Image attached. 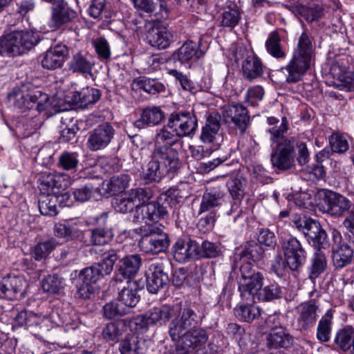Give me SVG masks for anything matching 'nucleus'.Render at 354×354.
<instances>
[{"label": "nucleus", "instance_id": "1", "mask_svg": "<svg viewBox=\"0 0 354 354\" xmlns=\"http://www.w3.org/2000/svg\"><path fill=\"white\" fill-rule=\"evenodd\" d=\"M198 129V118L193 111L171 113L167 124L156 134L150 160L143 169L147 183L159 182L167 174H174L180 166L177 146L180 138L193 137Z\"/></svg>", "mask_w": 354, "mask_h": 354}, {"label": "nucleus", "instance_id": "2", "mask_svg": "<svg viewBox=\"0 0 354 354\" xmlns=\"http://www.w3.org/2000/svg\"><path fill=\"white\" fill-rule=\"evenodd\" d=\"M268 127L266 132L272 148L270 160L274 167L281 170H288L295 165V149H297V161L303 166L310 160V151L305 142L295 136L286 138L285 134L289 129V122L286 117L279 119L274 116L266 118Z\"/></svg>", "mask_w": 354, "mask_h": 354}, {"label": "nucleus", "instance_id": "3", "mask_svg": "<svg viewBox=\"0 0 354 354\" xmlns=\"http://www.w3.org/2000/svg\"><path fill=\"white\" fill-rule=\"evenodd\" d=\"M313 55L312 41L308 34L304 32L299 38L290 60L281 71L287 73L286 82L289 84L301 81L310 67Z\"/></svg>", "mask_w": 354, "mask_h": 354}, {"label": "nucleus", "instance_id": "4", "mask_svg": "<svg viewBox=\"0 0 354 354\" xmlns=\"http://www.w3.org/2000/svg\"><path fill=\"white\" fill-rule=\"evenodd\" d=\"M39 40L37 32L30 30H15L0 37V55L15 57L26 53L32 48Z\"/></svg>", "mask_w": 354, "mask_h": 354}, {"label": "nucleus", "instance_id": "5", "mask_svg": "<svg viewBox=\"0 0 354 354\" xmlns=\"http://www.w3.org/2000/svg\"><path fill=\"white\" fill-rule=\"evenodd\" d=\"M51 105L48 95L30 84L24 85L15 94V106L21 111L35 108L39 113H48Z\"/></svg>", "mask_w": 354, "mask_h": 354}, {"label": "nucleus", "instance_id": "6", "mask_svg": "<svg viewBox=\"0 0 354 354\" xmlns=\"http://www.w3.org/2000/svg\"><path fill=\"white\" fill-rule=\"evenodd\" d=\"M317 207L324 213L340 218L353 206L351 201L346 196L330 190L322 189L317 193Z\"/></svg>", "mask_w": 354, "mask_h": 354}, {"label": "nucleus", "instance_id": "7", "mask_svg": "<svg viewBox=\"0 0 354 354\" xmlns=\"http://www.w3.org/2000/svg\"><path fill=\"white\" fill-rule=\"evenodd\" d=\"M331 236L333 264L335 270H342L354 260V250L351 246L352 242H348V238L343 239L341 232L336 229H333Z\"/></svg>", "mask_w": 354, "mask_h": 354}, {"label": "nucleus", "instance_id": "8", "mask_svg": "<svg viewBox=\"0 0 354 354\" xmlns=\"http://www.w3.org/2000/svg\"><path fill=\"white\" fill-rule=\"evenodd\" d=\"M281 250L290 270L298 271L304 266L307 259V252L296 237L290 236L283 239Z\"/></svg>", "mask_w": 354, "mask_h": 354}, {"label": "nucleus", "instance_id": "9", "mask_svg": "<svg viewBox=\"0 0 354 354\" xmlns=\"http://www.w3.org/2000/svg\"><path fill=\"white\" fill-rule=\"evenodd\" d=\"M151 196V192L149 189L142 187L131 189L115 198L113 202V206L118 212L133 213L138 203H147Z\"/></svg>", "mask_w": 354, "mask_h": 354}, {"label": "nucleus", "instance_id": "10", "mask_svg": "<svg viewBox=\"0 0 354 354\" xmlns=\"http://www.w3.org/2000/svg\"><path fill=\"white\" fill-rule=\"evenodd\" d=\"M201 323V319L190 307H185L179 315L171 322L169 335L172 341L178 340L180 334L196 328Z\"/></svg>", "mask_w": 354, "mask_h": 354}, {"label": "nucleus", "instance_id": "11", "mask_svg": "<svg viewBox=\"0 0 354 354\" xmlns=\"http://www.w3.org/2000/svg\"><path fill=\"white\" fill-rule=\"evenodd\" d=\"M169 243L170 239L167 233L162 230L153 229L141 235L138 247L145 253L156 254L166 251Z\"/></svg>", "mask_w": 354, "mask_h": 354}, {"label": "nucleus", "instance_id": "12", "mask_svg": "<svg viewBox=\"0 0 354 354\" xmlns=\"http://www.w3.org/2000/svg\"><path fill=\"white\" fill-rule=\"evenodd\" d=\"M167 264V260L154 261L150 264L146 272V288L150 293H157L168 283L169 276L165 271Z\"/></svg>", "mask_w": 354, "mask_h": 354}, {"label": "nucleus", "instance_id": "13", "mask_svg": "<svg viewBox=\"0 0 354 354\" xmlns=\"http://www.w3.org/2000/svg\"><path fill=\"white\" fill-rule=\"evenodd\" d=\"M26 287V281L22 276L9 274L0 281V299H21Z\"/></svg>", "mask_w": 354, "mask_h": 354}, {"label": "nucleus", "instance_id": "14", "mask_svg": "<svg viewBox=\"0 0 354 354\" xmlns=\"http://www.w3.org/2000/svg\"><path fill=\"white\" fill-rule=\"evenodd\" d=\"M168 215L167 208L159 202L138 203L133 212L134 223H145L165 218Z\"/></svg>", "mask_w": 354, "mask_h": 354}, {"label": "nucleus", "instance_id": "15", "mask_svg": "<svg viewBox=\"0 0 354 354\" xmlns=\"http://www.w3.org/2000/svg\"><path fill=\"white\" fill-rule=\"evenodd\" d=\"M225 123L233 124L241 135L245 133L250 124V116L247 108L241 103L229 105L223 113Z\"/></svg>", "mask_w": 354, "mask_h": 354}, {"label": "nucleus", "instance_id": "16", "mask_svg": "<svg viewBox=\"0 0 354 354\" xmlns=\"http://www.w3.org/2000/svg\"><path fill=\"white\" fill-rule=\"evenodd\" d=\"M77 17V12L67 1H64L51 6L48 26L53 30H59L73 22Z\"/></svg>", "mask_w": 354, "mask_h": 354}, {"label": "nucleus", "instance_id": "17", "mask_svg": "<svg viewBox=\"0 0 354 354\" xmlns=\"http://www.w3.org/2000/svg\"><path fill=\"white\" fill-rule=\"evenodd\" d=\"M178 340L174 341L179 343L180 350L199 351L205 348L209 336L207 331L201 327L180 334Z\"/></svg>", "mask_w": 354, "mask_h": 354}, {"label": "nucleus", "instance_id": "18", "mask_svg": "<svg viewBox=\"0 0 354 354\" xmlns=\"http://www.w3.org/2000/svg\"><path fill=\"white\" fill-rule=\"evenodd\" d=\"M115 129L109 122H104L98 125L89 133L87 140V147L92 151H97L105 149L113 140Z\"/></svg>", "mask_w": 354, "mask_h": 354}, {"label": "nucleus", "instance_id": "19", "mask_svg": "<svg viewBox=\"0 0 354 354\" xmlns=\"http://www.w3.org/2000/svg\"><path fill=\"white\" fill-rule=\"evenodd\" d=\"M142 263L139 254L126 255L120 259L117 265V270L113 279L115 282L131 280L138 272Z\"/></svg>", "mask_w": 354, "mask_h": 354}, {"label": "nucleus", "instance_id": "20", "mask_svg": "<svg viewBox=\"0 0 354 354\" xmlns=\"http://www.w3.org/2000/svg\"><path fill=\"white\" fill-rule=\"evenodd\" d=\"M107 213H102L96 218L97 227L89 229V242L92 245H104L111 242L114 236L111 227L106 225Z\"/></svg>", "mask_w": 354, "mask_h": 354}, {"label": "nucleus", "instance_id": "21", "mask_svg": "<svg viewBox=\"0 0 354 354\" xmlns=\"http://www.w3.org/2000/svg\"><path fill=\"white\" fill-rule=\"evenodd\" d=\"M198 243L190 239H178L173 245L171 254L179 263H187L197 259Z\"/></svg>", "mask_w": 354, "mask_h": 354}, {"label": "nucleus", "instance_id": "22", "mask_svg": "<svg viewBox=\"0 0 354 354\" xmlns=\"http://www.w3.org/2000/svg\"><path fill=\"white\" fill-rule=\"evenodd\" d=\"M147 40L151 46L165 50L174 41V35L173 31L165 26H155L149 30Z\"/></svg>", "mask_w": 354, "mask_h": 354}, {"label": "nucleus", "instance_id": "23", "mask_svg": "<svg viewBox=\"0 0 354 354\" xmlns=\"http://www.w3.org/2000/svg\"><path fill=\"white\" fill-rule=\"evenodd\" d=\"M68 55V49L66 45L57 44L46 52L41 60V66L48 70L62 68Z\"/></svg>", "mask_w": 354, "mask_h": 354}, {"label": "nucleus", "instance_id": "24", "mask_svg": "<svg viewBox=\"0 0 354 354\" xmlns=\"http://www.w3.org/2000/svg\"><path fill=\"white\" fill-rule=\"evenodd\" d=\"M204 55L205 52L201 49L200 44L187 40L174 53L173 56L181 64H186L196 62Z\"/></svg>", "mask_w": 354, "mask_h": 354}, {"label": "nucleus", "instance_id": "25", "mask_svg": "<svg viewBox=\"0 0 354 354\" xmlns=\"http://www.w3.org/2000/svg\"><path fill=\"white\" fill-rule=\"evenodd\" d=\"M38 183V187L43 196L53 194L56 193L55 189H64L68 185V181L64 179V176L47 172L40 175Z\"/></svg>", "mask_w": 354, "mask_h": 354}, {"label": "nucleus", "instance_id": "26", "mask_svg": "<svg viewBox=\"0 0 354 354\" xmlns=\"http://www.w3.org/2000/svg\"><path fill=\"white\" fill-rule=\"evenodd\" d=\"M317 309L318 306L315 299L302 303L298 307L297 324L301 330H308L315 325L317 318Z\"/></svg>", "mask_w": 354, "mask_h": 354}, {"label": "nucleus", "instance_id": "27", "mask_svg": "<svg viewBox=\"0 0 354 354\" xmlns=\"http://www.w3.org/2000/svg\"><path fill=\"white\" fill-rule=\"evenodd\" d=\"M264 68L263 64L257 55H248L242 62V76L245 80L252 82L263 76Z\"/></svg>", "mask_w": 354, "mask_h": 354}, {"label": "nucleus", "instance_id": "28", "mask_svg": "<svg viewBox=\"0 0 354 354\" xmlns=\"http://www.w3.org/2000/svg\"><path fill=\"white\" fill-rule=\"evenodd\" d=\"M263 274L259 272L239 283V290L243 299L254 300L263 286Z\"/></svg>", "mask_w": 354, "mask_h": 354}, {"label": "nucleus", "instance_id": "29", "mask_svg": "<svg viewBox=\"0 0 354 354\" xmlns=\"http://www.w3.org/2000/svg\"><path fill=\"white\" fill-rule=\"evenodd\" d=\"M227 334L239 342V346L245 352H253L257 347V342L245 333V329L236 323H230L226 328Z\"/></svg>", "mask_w": 354, "mask_h": 354}, {"label": "nucleus", "instance_id": "30", "mask_svg": "<svg viewBox=\"0 0 354 354\" xmlns=\"http://www.w3.org/2000/svg\"><path fill=\"white\" fill-rule=\"evenodd\" d=\"M225 193L218 187L206 189L202 197L198 214L215 211L214 209L221 206L224 201Z\"/></svg>", "mask_w": 354, "mask_h": 354}, {"label": "nucleus", "instance_id": "31", "mask_svg": "<svg viewBox=\"0 0 354 354\" xmlns=\"http://www.w3.org/2000/svg\"><path fill=\"white\" fill-rule=\"evenodd\" d=\"M164 118L165 113L159 106H149L142 110L140 118L135 121L134 126L140 129L156 126Z\"/></svg>", "mask_w": 354, "mask_h": 354}, {"label": "nucleus", "instance_id": "32", "mask_svg": "<svg viewBox=\"0 0 354 354\" xmlns=\"http://www.w3.org/2000/svg\"><path fill=\"white\" fill-rule=\"evenodd\" d=\"M328 268V259L322 250H316L310 259L307 267L308 279L313 283L324 274Z\"/></svg>", "mask_w": 354, "mask_h": 354}, {"label": "nucleus", "instance_id": "33", "mask_svg": "<svg viewBox=\"0 0 354 354\" xmlns=\"http://www.w3.org/2000/svg\"><path fill=\"white\" fill-rule=\"evenodd\" d=\"M140 290V286L136 281H127L126 285L118 293V299L126 307L133 308L140 300V296L138 294Z\"/></svg>", "mask_w": 354, "mask_h": 354}, {"label": "nucleus", "instance_id": "34", "mask_svg": "<svg viewBox=\"0 0 354 354\" xmlns=\"http://www.w3.org/2000/svg\"><path fill=\"white\" fill-rule=\"evenodd\" d=\"M294 342V338L281 327H272L267 337V345L270 348H288Z\"/></svg>", "mask_w": 354, "mask_h": 354}, {"label": "nucleus", "instance_id": "35", "mask_svg": "<svg viewBox=\"0 0 354 354\" xmlns=\"http://www.w3.org/2000/svg\"><path fill=\"white\" fill-rule=\"evenodd\" d=\"M71 102L82 108H87L89 105L96 103L101 97L99 89L92 87L83 88L80 91L72 93Z\"/></svg>", "mask_w": 354, "mask_h": 354}, {"label": "nucleus", "instance_id": "36", "mask_svg": "<svg viewBox=\"0 0 354 354\" xmlns=\"http://www.w3.org/2000/svg\"><path fill=\"white\" fill-rule=\"evenodd\" d=\"M221 117L217 112H212L207 116L205 126L202 128L200 136L204 143H212L221 128Z\"/></svg>", "mask_w": 354, "mask_h": 354}, {"label": "nucleus", "instance_id": "37", "mask_svg": "<svg viewBox=\"0 0 354 354\" xmlns=\"http://www.w3.org/2000/svg\"><path fill=\"white\" fill-rule=\"evenodd\" d=\"M348 57L346 55L337 56L332 62L329 72L333 78L346 84H350L353 79L348 72Z\"/></svg>", "mask_w": 354, "mask_h": 354}, {"label": "nucleus", "instance_id": "38", "mask_svg": "<svg viewBox=\"0 0 354 354\" xmlns=\"http://www.w3.org/2000/svg\"><path fill=\"white\" fill-rule=\"evenodd\" d=\"M149 322L153 325L163 326L176 315L177 310L170 305L155 306L147 311Z\"/></svg>", "mask_w": 354, "mask_h": 354}, {"label": "nucleus", "instance_id": "39", "mask_svg": "<svg viewBox=\"0 0 354 354\" xmlns=\"http://www.w3.org/2000/svg\"><path fill=\"white\" fill-rule=\"evenodd\" d=\"M131 87L132 90H142L151 95H156L165 91V86L155 79L139 77L133 80Z\"/></svg>", "mask_w": 354, "mask_h": 354}, {"label": "nucleus", "instance_id": "40", "mask_svg": "<svg viewBox=\"0 0 354 354\" xmlns=\"http://www.w3.org/2000/svg\"><path fill=\"white\" fill-rule=\"evenodd\" d=\"M221 12L219 26L224 28L233 30L242 19V11L236 3Z\"/></svg>", "mask_w": 354, "mask_h": 354}, {"label": "nucleus", "instance_id": "41", "mask_svg": "<svg viewBox=\"0 0 354 354\" xmlns=\"http://www.w3.org/2000/svg\"><path fill=\"white\" fill-rule=\"evenodd\" d=\"M335 345L343 351L351 350L354 353V327L345 326L336 333Z\"/></svg>", "mask_w": 354, "mask_h": 354}, {"label": "nucleus", "instance_id": "42", "mask_svg": "<svg viewBox=\"0 0 354 354\" xmlns=\"http://www.w3.org/2000/svg\"><path fill=\"white\" fill-rule=\"evenodd\" d=\"M53 230L55 236L64 239L66 241L77 239L82 234V231L75 223H71L67 221L55 223Z\"/></svg>", "mask_w": 354, "mask_h": 354}, {"label": "nucleus", "instance_id": "43", "mask_svg": "<svg viewBox=\"0 0 354 354\" xmlns=\"http://www.w3.org/2000/svg\"><path fill=\"white\" fill-rule=\"evenodd\" d=\"M305 237L316 250L325 249L328 245L327 234L319 223L313 224L311 229L306 232Z\"/></svg>", "mask_w": 354, "mask_h": 354}, {"label": "nucleus", "instance_id": "44", "mask_svg": "<svg viewBox=\"0 0 354 354\" xmlns=\"http://www.w3.org/2000/svg\"><path fill=\"white\" fill-rule=\"evenodd\" d=\"M94 63L90 61L81 53H77L72 56L68 63V69L73 73L82 75H91Z\"/></svg>", "mask_w": 354, "mask_h": 354}, {"label": "nucleus", "instance_id": "45", "mask_svg": "<svg viewBox=\"0 0 354 354\" xmlns=\"http://www.w3.org/2000/svg\"><path fill=\"white\" fill-rule=\"evenodd\" d=\"M282 297L281 286L276 281H270L268 284L263 286L255 299L259 301L270 302L279 299Z\"/></svg>", "mask_w": 354, "mask_h": 354}, {"label": "nucleus", "instance_id": "46", "mask_svg": "<svg viewBox=\"0 0 354 354\" xmlns=\"http://www.w3.org/2000/svg\"><path fill=\"white\" fill-rule=\"evenodd\" d=\"M149 316L147 311L142 315H139L131 318L122 319L124 326L128 327L130 330L135 333L142 334L146 333L152 324L149 322Z\"/></svg>", "mask_w": 354, "mask_h": 354}, {"label": "nucleus", "instance_id": "47", "mask_svg": "<svg viewBox=\"0 0 354 354\" xmlns=\"http://www.w3.org/2000/svg\"><path fill=\"white\" fill-rule=\"evenodd\" d=\"M264 254L263 248L255 241H247L240 253L238 254L241 260H252L258 261L263 259Z\"/></svg>", "mask_w": 354, "mask_h": 354}, {"label": "nucleus", "instance_id": "48", "mask_svg": "<svg viewBox=\"0 0 354 354\" xmlns=\"http://www.w3.org/2000/svg\"><path fill=\"white\" fill-rule=\"evenodd\" d=\"M131 177L127 174H120L112 176L106 183V189L108 194L115 195L123 192L129 187Z\"/></svg>", "mask_w": 354, "mask_h": 354}, {"label": "nucleus", "instance_id": "49", "mask_svg": "<svg viewBox=\"0 0 354 354\" xmlns=\"http://www.w3.org/2000/svg\"><path fill=\"white\" fill-rule=\"evenodd\" d=\"M295 12L308 22L318 21L324 14V8L322 5L312 4L305 6L299 4L295 6Z\"/></svg>", "mask_w": 354, "mask_h": 354}, {"label": "nucleus", "instance_id": "50", "mask_svg": "<svg viewBox=\"0 0 354 354\" xmlns=\"http://www.w3.org/2000/svg\"><path fill=\"white\" fill-rule=\"evenodd\" d=\"M234 313L240 321L251 322L261 315L259 308L254 304H240L237 305Z\"/></svg>", "mask_w": 354, "mask_h": 354}, {"label": "nucleus", "instance_id": "51", "mask_svg": "<svg viewBox=\"0 0 354 354\" xmlns=\"http://www.w3.org/2000/svg\"><path fill=\"white\" fill-rule=\"evenodd\" d=\"M268 53L276 59H283L286 54L281 45V37L277 31L271 32L265 44Z\"/></svg>", "mask_w": 354, "mask_h": 354}, {"label": "nucleus", "instance_id": "52", "mask_svg": "<svg viewBox=\"0 0 354 354\" xmlns=\"http://www.w3.org/2000/svg\"><path fill=\"white\" fill-rule=\"evenodd\" d=\"M56 193L42 196L39 200V209L44 216H54L58 214Z\"/></svg>", "mask_w": 354, "mask_h": 354}, {"label": "nucleus", "instance_id": "53", "mask_svg": "<svg viewBox=\"0 0 354 354\" xmlns=\"http://www.w3.org/2000/svg\"><path fill=\"white\" fill-rule=\"evenodd\" d=\"M57 246L54 239H50L36 244L32 249V255L36 261L46 259Z\"/></svg>", "mask_w": 354, "mask_h": 354}, {"label": "nucleus", "instance_id": "54", "mask_svg": "<svg viewBox=\"0 0 354 354\" xmlns=\"http://www.w3.org/2000/svg\"><path fill=\"white\" fill-rule=\"evenodd\" d=\"M141 349V342L136 335H127L119 345L121 354H140Z\"/></svg>", "mask_w": 354, "mask_h": 354}, {"label": "nucleus", "instance_id": "55", "mask_svg": "<svg viewBox=\"0 0 354 354\" xmlns=\"http://www.w3.org/2000/svg\"><path fill=\"white\" fill-rule=\"evenodd\" d=\"M167 73L172 76L184 91H188L192 93H196L201 90V88L192 82L185 74L177 69H169Z\"/></svg>", "mask_w": 354, "mask_h": 354}, {"label": "nucleus", "instance_id": "56", "mask_svg": "<svg viewBox=\"0 0 354 354\" xmlns=\"http://www.w3.org/2000/svg\"><path fill=\"white\" fill-rule=\"evenodd\" d=\"M332 319V314L327 312L319 322L317 328V338L322 342H327L330 339Z\"/></svg>", "mask_w": 354, "mask_h": 354}, {"label": "nucleus", "instance_id": "57", "mask_svg": "<svg viewBox=\"0 0 354 354\" xmlns=\"http://www.w3.org/2000/svg\"><path fill=\"white\" fill-rule=\"evenodd\" d=\"M44 292L49 294H57L64 288V280L58 274H49L42 280Z\"/></svg>", "mask_w": 354, "mask_h": 354}, {"label": "nucleus", "instance_id": "58", "mask_svg": "<svg viewBox=\"0 0 354 354\" xmlns=\"http://www.w3.org/2000/svg\"><path fill=\"white\" fill-rule=\"evenodd\" d=\"M244 182L245 179L239 175H236L227 180L226 186L232 198H243L245 194L243 187Z\"/></svg>", "mask_w": 354, "mask_h": 354}, {"label": "nucleus", "instance_id": "59", "mask_svg": "<svg viewBox=\"0 0 354 354\" xmlns=\"http://www.w3.org/2000/svg\"><path fill=\"white\" fill-rule=\"evenodd\" d=\"M198 253L197 259L216 258L221 254V251L216 243L204 241L201 247L198 244Z\"/></svg>", "mask_w": 354, "mask_h": 354}, {"label": "nucleus", "instance_id": "60", "mask_svg": "<svg viewBox=\"0 0 354 354\" xmlns=\"http://www.w3.org/2000/svg\"><path fill=\"white\" fill-rule=\"evenodd\" d=\"M77 152L64 151L59 157V166L64 170L75 171L79 163Z\"/></svg>", "mask_w": 354, "mask_h": 354}, {"label": "nucleus", "instance_id": "61", "mask_svg": "<svg viewBox=\"0 0 354 354\" xmlns=\"http://www.w3.org/2000/svg\"><path fill=\"white\" fill-rule=\"evenodd\" d=\"M328 140L333 152L343 153L349 149L346 138L339 133H333L328 137Z\"/></svg>", "mask_w": 354, "mask_h": 354}, {"label": "nucleus", "instance_id": "62", "mask_svg": "<svg viewBox=\"0 0 354 354\" xmlns=\"http://www.w3.org/2000/svg\"><path fill=\"white\" fill-rule=\"evenodd\" d=\"M92 45L99 59L107 61L111 58V48L109 42L104 37H101L94 39Z\"/></svg>", "mask_w": 354, "mask_h": 354}, {"label": "nucleus", "instance_id": "63", "mask_svg": "<svg viewBox=\"0 0 354 354\" xmlns=\"http://www.w3.org/2000/svg\"><path fill=\"white\" fill-rule=\"evenodd\" d=\"M127 313V309L117 301H112L103 307V316L109 319L122 317Z\"/></svg>", "mask_w": 354, "mask_h": 354}, {"label": "nucleus", "instance_id": "64", "mask_svg": "<svg viewBox=\"0 0 354 354\" xmlns=\"http://www.w3.org/2000/svg\"><path fill=\"white\" fill-rule=\"evenodd\" d=\"M288 263H286V258L281 256L280 253L274 255L272 260L270 272L276 274L278 277H283L286 274Z\"/></svg>", "mask_w": 354, "mask_h": 354}]
</instances>
